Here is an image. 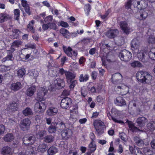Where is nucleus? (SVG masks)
<instances>
[{
    "label": "nucleus",
    "mask_w": 155,
    "mask_h": 155,
    "mask_svg": "<svg viewBox=\"0 0 155 155\" xmlns=\"http://www.w3.org/2000/svg\"><path fill=\"white\" fill-rule=\"evenodd\" d=\"M111 113L107 112V116L110 120H112L115 123L120 124L124 123V122L118 117L120 112L116 109L113 108L111 111Z\"/></svg>",
    "instance_id": "nucleus-1"
},
{
    "label": "nucleus",
    "mask_w": 155,
    "mask_h": 155,
    "mask_svg": "<svg viewBox=\"0 0 155 155\" xmlns=\"http://www.w3.org/2000/svg\"><path fill=\"white\" fill-rule=\"evenodd\" d=\"M93 125L97 135H100L104 133V128L105 125L102 121L98 120H94L93 122Z\"/></svg>",
    "instance_id": "nucleus-2"
},
{
    "label": "nucleus",
    "mask_w": 155,
    "mask_h": 155,
    "mask_svg": "<svg viewBox=\"0 0 155 155\" xmlns=\"http://www.w3.org/2000/svg\"><path fill=\"white\" fill-rule=\"evenodd\" d=\"M41 101H39L37 102L35 105L34 109L35 111L37 113H43L46 108L47 104L46 103Z\"/></svg>",
    "instance_id": "nucleus-3"
},
{
    "label": "nucleus",
    "mask_w": 155,
    "mask_h": 155,
    "mask_svg": "<svg viewBox=\"0 0 155 155\" xmlns=\"http://www.w3.org/2000/svg\"><path fill=\"white\" fill-rule=\"evenodd\" d=\"M119 57L121 60L127 61H129L132 58L131 53L126 50L124 49L120 52Z\"/></svg>",
    "instance_id": "nucleus-4"
},
{
    "label": "nucleus",
    "mask_w": 155,
    "mask_h": 155,
    "mask_svg": "<svg viewBox=\"0 0 155 155\" xmlns=\"http://www.w3.org/2000/svg\"><path fill=\"white\" fill-rule=\"evenodd\" d=\"M72 105V101L71 99L67 97L63 99L60 103L61 107L63 109H69Z\"/></svg>",
    "instance_id": "nucleus-5"
},
{
    "label": "nucleus",
    "mask_w": 155,
    "mask_h": 155,
    "mask_svg": "<svg viewBox=\"0 0 155 155\" xmlns=\"http://www.w3.org/2000/svg\"><path fill=\"white\" fill-rule=\"evenodd\" d=\"M48 91L46 87H39L38 91L37 99L39 101H42L45 99V96L46 94Z\"/></svg>",
    "instance_id": "nucleus-6"
},
{
    "label": "nucleus",
    "mask_w": 155,
    "mask_h": 155,
    "mask_svg": "<svg viewBox=\"0 0 155 155\" xmlns=\"http://www.w3.org/2000/svg\"><path fill=\"white\" fill-rule=\"evenodd\" d=\"M131 47L133 52L136 53V51L141 49V45L140 42L137 38H134L131 42Z\"/></svg>",
    "instance_id": "nucleus-7"
},
{
    "label": "nucleus",
    "mask_w": 155,
    "mask_h": 155,
    "mask_svg": "<svg viewBox=\"0 0 155 155\" xmlns=\"http://www.w3.org/2000/svg\"><path fill=\"white\" fill-rule=\"evenodd\" d=\"M137 153L136 155H152L153 152L150 148L144 147L142 148H137Z\"/></svg>",
    "instance_id": "nucleus-8"
},
{
    "label": "nucleus",
    "mask_w": 155,
    "mask_h": 155,
    "mask_svg": "<svg viewBox=\"0 0 155 155\" xmlns=\"http://www.w3.org/2000/svg\"><path fill=\"white\" fill-rule=\"evenodd\" d=\"M31 121L28 118H26L22 120L20 124V127L21 129L25 131L28 130L30 127Z\"/></svg>",
    "instance_id": "nucleus-9"
},
{
    "label": "nucleus",
    "mask_w": 155,
    "mask_h": 155,
    "mask_svg": "<svg viewBox=\"0 0 155 155\" xmlns=\"http://www.w3.org/2000/svg\"><path fill=\"white\" fill-rule=\"evenodd\" d=\"M63 49L65 53L68 56L72 57L73 59L76 58L78 54L77 51L72 50L70 47L67 48L66 47L63 46Z\"/></svg>",
    "instance_id": "nucleus-10"
},
{
    "label": "nucleus",
    "mask_w": 155,
    "mask_h": 155,
    "mask_svg": "<svg viewBox=\"0 0 155 155\" xmlns=\"http://www.w3.org/2000/svg\"><path fill=\"white\" fill-rule=\"evenodd\" d=\"M78 117V106L77 105L74 106L70 111V118L73 121H75Z\"/></svg>",
    "instance_id": "nucleus-11"
},
{
    "label": "nucleus",
    "mask_w": 155,
    "mask_h": 155,
    "mask_svg": "<svg viewBox=\"0 0 155 155\" xmlns=\"http://www.w3.org/2000/svg\"><path fill=\"white\" fill-rule=\"evenodd\" d=\"M120 26L123 32L126 34H129L133 31V29L128 26L127 24L125 21H121Z\"/></svg>",
    "instance_id": "nucleus-12"
},
{
    "label": "nucleus",
    "mask_w": 155,
    "mask_h": 155,
    "mask_svg": "<svg viewBox=\"0 0 155 155\" xmlns=\"http://www.w3.org/2000/svg\"><path fill=\"white\" fill-rule=\"evenodd\" d=\"M61 133L63 139L66 140L68 139L72 134V130L66 128L61 131Z\"/></svg>",
    "instance_id": "nucleus-13"
},
{
    "label": "nucleus",
    "mask_w": 155,
    "mask_h": 155,
    "mask_svg": "<svg viewBox=\"0 0 155 155\" xmlns=\"http://www.w3.org/2000/svg\"><path fill=\"white\" fill-rule=\"evenodd\" d=\"M54 87L57 89H61L65 86V82L63 79L57 78L54 81Z\"/></svg>",
    "instance_id": "nucleus-14"
},
{
    "label": "nucleus",
    "mask_w": 155,
    "mask_h": 155,
    "mask_svg": "<svg viewBox=\"0 0 155 155\" xmlns=\"http://www.w3.org/2000/svg\"><path fill=\"white\" fill-rule=\"evenodd\" d=\"M112 79L114 84L120 83L123 79L122 75L119 73H116L113 75L112 77Z\"/></svg>",
    "instance_id": "nucleus-15"
},
{
    "label": "nucleus",
    "mask_w": 155,
    "mask_h": 155,
    "mask_svg": "<svg viewBox=\"0 0 155 155\" xmlns=\"http://www.w3.org/2000/svg\"><path fill=\"white\" fill-rule=\"evenodd\" d=\"M118 91L120 92V94L122 95H125L129 92V87L124 84H121V86L117 87Z\"/></svg>",
    "instance_id": "nucleus-16"
},
{
    "label": "nucleus",
    "mask_w": 155,
    "mask_h": 155,
    "mask_svg": "<svg viewBox=\"0 0 155 155\" xmlns=\"http://www.w3.org/2000/svg\"><path fill=\"white\" fill-rule=\"evenodd\" d=\"M136 52H137L136 53H134V54L135 55H137L139 60L144 62L145 61L144 58L146 54V51L142 50L141 48L138 50L137 51H136Z\"/></svg>",
    "instance_id": "nucleus-17"
},
{
    "label": "nucleus",
    "mask_w": 155,
    "mask_h": 155,
    "mask_svg": "<svg viewBox=\"0 0 155 155\" xmlns=\"http://www.w3.org/2000/svg\"><path fill=\"white\" fill-rule=\"evenodd\" d=\"M147 122V119L144 117H139L136 120L138 126L140 127H143Z\"/></svg>",
    "instance_id": "nucleus-18"
},
{
    "label": "nucleus",
    "mask_w": 155,
    "mask_h": 155,
    "mask_svg": "<svg viewBox=\"0 0 155 155\" xmlns=\"http://www.w3.org/2000/svg\"><path fill=\"white\" fill-rule=\"evenodd\" d=\"M148 16V13L145 10L143 9L141 10L140 14L137 13L135 15V17L140 20L144 19L147 18Z\"/></svg>",
    "instance_id": "nucleus-19"
},
{
    "label": "nucleus",
    "mask_w": 155,
    "mask_h": 155,
    "mask_svg": "<svg viewBox=\"0 0 155 155\" xmlns=\"http://www.w3.org/2000/svg\"><path fill=\"white\" fill-rule=\"evenodd\" d=\"M1 153L5 155H12L13 151L9 147L5 146L3 147L1 151Z\"/></svg>",
    "instance_id": "nucleus-20"
},
{
    "label": "nucleus",
    "mask_w": 155,
    "mask_h": 155,
    "mask_svg": "<svg viewBox=\"0 0 155 155\" xmlns=\"http://www.w3.org/2000/svg\"><path fill=\"white\" fill-rule=\"evenodd\" d=\"M114 103L116 105L119 106H124L126 104L125 100L122 97L120 96L116 98L114 101Z\"/></svg>",
    "instance_id": "nucleus-21"
},
{
    "label": "nucleus",
    "mask_w": 155,
    "mask_h": 155,
    "mask_svg": "<svg viewBox=\"0 0 155 155\" xmlns=\"http://www.w3.org/2000/svg\"><path fill=\"white\" fill-rule=\"evenodd\" d=\"M118 34V31L117 29H110L107 31L106 34L107 36L110 38H114Z\"/></svg>",
    "instance_id": "nucleus-22"
},
{
    "label": "nucleus",
    "mask_w": 155,
    "mask_h": 155,
    "mask_svg": "<svg viewBox=\"0 0 155 155\" xmlns=\"http://www.w3.org/2000/svg\"><path fill=\"white\" fill-rule=\"evenodd\" d=\"M132 4L134 8H137L139 9H141L142 7H144L146 6V4L141 5L140 3L142 2L141 0H132Z\"/></svg>",
    "instance_id": "nucleus-23"
},
{
    "label": "nucleus",
    "mask_w": 155,
    "mask_h": 155,
    "mask_svg": "<svg viewBox=\"0 0 155 155\" xmlns=\"http://www.w3.org/2000/svg\"><path fill=\"white\" fill-rule=\"evenodd\" d=\"M55 126L57 129V131L59 132H61L66 128V126L62 122H59L58 123H55Z\"/></svg>",
    "instance_id": "nucleus-24"
},
{
    "label": "nucleus",
    "mask_w": 155,
    "mask_h": 155,
    "mask_svg": "<svg viewBox=\"0 0 155 155\" xmlns=\"http://www.w3.org/2000/svg\"><path fill=\"white\" fill-rule=\"evenodd\" d=\"M66 80L67 83H69L74 80L76 77V75L71 72H68L65 73Z\"/></svg>",
    "instance_id": "nucleus-25"
},
{
    "label": "nucleus",
    "mask_w": 155,
    "mask_h": 155,
    "mask_svg": "<svg viewBox=\"0 0 155 155\" xmlns=\"http://www.w3.org/2000/svg\"><path fill=\"white\" fill-rule=\"evenodd\" d=\"M153 80V77L150 74L146 73L143 83L151 84Z\"/></svg>",
    "instance_id": "nucleus-26"
},
{
    "label": "nucleus",
    "mask_w": 155,
    "mask_h": 155,
    "mask_svg": "<svg viewBox=\"0 0 155 155\" xmlns=\"http://www.w3.org/2000/svg\"><path fill=\"white\" fill-rule=\"evenodd\" d=\"M58 109L54 107H49L46 111L47 114L49 116H52L55 115L58 112Z\"/></svg>",
    "instance_id": "nucleus-27"
},
{
    "label": "nucleus",
    "mask_w": 155,
    "mask_h": 155,
    "mask_svg": "<svg viewBox=\"0 0 155 155\" xmlns=\"http://www.w3.org/2000/svg\"><path fill=\"white\" fill-rule=\"evenodd\" d=\"M21 85L20 82L14 83L11 84L10 89L13 91H16L19 90L21 87Z\"/></svg>",
    "instance_id": "nucleus-28"
},
{
    "label": "nucleus",
    "mask_w": 155,
    "mask_h": 155,
    "mask_svg": "<svg viewBox=\"0 0 155 155\" xmlns=\"http://www.w3.org/2000/svg\"><path fill=\"white\" fill-rule=\"evenodd\" d=\"M126 122L128 123L129 129L132 131L137 132L138 131H142V130H139L137 127H135L131 121L127 120Z\"/></svg>",
    "instance_id": "nucleus-29"
},
{
    "label": "nucleus",
    "mask_w": 155,
    "mask_h": 155,
    "mask_svg": "<svg viewBox=\"0 0 155 155\" xmlns=\"http://www.w3.org/2000/svg\"><path fill=\"white\" fill-rule=\"evenodd\" d=\"M146 74L142 71L138 72L136 74V78L139 81L143 83Z\"/></svg>",
    "instance_id": "nucleus-30"
},
{
    "label": "nucleus",
    "mask_w": 155,
    "mask_h": 155,
    "mask_svg": "<svg viewBox=\"0 0 155 155\" xmlns=\"http://www.w3.org/2000/svg\"><path fill=\"white\" fill-rule=\"evenodd\" d=\"M36 90L35 86H32L27 89L26 91V94L28 96H31L34 94Z\"/></svg>",
    "instance_id": "nucleus-31"
},
{
    "label": "nucleus",
    "mask_w": 155,
    "mask_h": 155,
    "mask_svg": "<svg viewBox=\"0 0 155 155\" xmlns=\"http://www.w3.org/2000/svg\"><path fill=\"white\" fill-rule=\"evenodd\" d=\"M21 3L22 5L24 8L26 12L29 15L31 13L30 12L29 7L27 3V1L25 0H21Z\"/></svg>",
    "instance_id": "nucleus-32"
},
{
    "label": "nucleus",
    "mask_w": 155,
    "mask_h": 155,
    "mask_svg": "<svg viewBox=\"0 0 155 155\" xmlns=\"http://www.w3.org/2000/svg\"><path fill=\"white\" fill-rule=\"evenodd\" d=\"M22 114L24 116H27L32 115L33 114V112L31 109L27 107L23 110Z\"/></svg>",
    "instance_id": "nucleus-33"
},
{
    "label": "nucleus",
    "mask_w": 155,
    "mask_h": 155,
    "mask_svg": "<svg viewBox=\"0 0 155 155\" xmlns=\"http://www.w3.org/2000/svg\"><path fill=\"white\" fill-rule=\"evenodd\" d=\"M14 137L12 134L8 133L6 134L3 138L4 140L6 142H10L13 140Z\"/></svg>",
    "instance_id": "nucleus-34"
},
{
    "label": "nucleus",
    "mask_w": 155,
    "mask_h": 155,
    "mask_svg": "<svg viewBox=\"0 0 155 155\" xmlns=\"http://www.w3.org/2000/svg\"><path fill=\"white\" fill-rule=\"evenodd\" d=\"M17 75L19 78H22L25 75L26 71L24 68H21L17 70Z\"/></svg>",
    "instance_id": "nucleus-35"
},
{
    "label": "nucleus",
    "mask_w": 155,
    "mask_h": 155,
    "mask_svg": "<svg viewBox=\"0 0 155 155\" xmlns=\"http://www.w3.org/2000/svg\"><path fill=\"white\" fill-rule=\"evenodd\" d=\"M58 150L54 147H51L48 150V154L49 155H53L58 152Z\"/></svg>",
    "instance_id": "nucleus-36"
},
{
    "label": "nucleus",
    "mask_w": 155,
    "mask_h": 155,
    "mask_svg": "<svg viewBox=\"0 0 155 155\" xmlns=\"http://www.w3.org/2000/svg\"><path fill=\"white\" fill-rule=\"evenodd\" d=\"M31 148V152H28V153H27V152L25 154V153H24V152H21V153H19L18 155H34L35 153V151L36 150V147H33V146H31V147L30 148Z\"/></svg>",
    "instance_id": "nucleus-37"
},
{
    "label": "nucleus",
    "mask_w": 155,
    "mask_h": 155,
    "mask_svg": "<svg viewBox=\"0 0 155 155\" xmlns=\"http://www.w3.org/2000/svg\"><path fill=\"white\" fill-rule=\"evenodd\" d=\"M134 140L136 144L139 146H142L143 145V141L138 137H134Z\"/></svg>",
    "instance_id": "nucleus-38"
},
{
    "label": "nucleus",
    "mask_w": 155,
    "mask_h": 155,
    "mask_svg": "<svg viewBox=\"0 0 155 155\" xmlns=\"http://www.w3.org/2000/svg\"><path fill=\"white\" fill-rule=\"evenodd\" d=\"M148 56L151 59L155 60V48H152L150 49Z\"/></svg>",
    "instance_id": "nucleus-39"
},
{
    "label": "nucleus",
    "mask_w": 155,
    "mask_h": 155,
    "mask_svg": "<svg viewBox=\"0 0 155 155\" xmlns=\"http://www.w3.org/2000/svg\"><path fill=\"white\" fill-rule=\"evenodd\" d=\"M55 123H52L51 125L48 128V131L50 133H54L57 131L55 126Z\"/></svg>",
    "instance_id": "nucleus-40"
},
{
    "label": "nucleus",
    "mask_w": 155,
    "mask_h": 155,
    "mask_svg": "<svg viewBox=\"0 0 155 155\" xmlns=\"http://www.w3.org/2000/svg\"><path fill=\"white\" fill-rule=\"evenodd\" d=\"M8 106V109L13 111L17 110L18 107V104L15 103L9 104Z\"/></svg>",
    "instance_id": "nucleus-41"
},
{
    "label": "nucleus",
    "mask_w": 155,
    "mask_h": 155,
    "mask_svg": "<svg viewBox=\"0 0 155 155\" xmlns=\"http://www.w3.org/2000/svg\"><path fill=\"white\" fill-rule=\"evenodd\" d=\"M147 129L149 130H155V122L151 121L148 123L147 125Z\"/></svg>",
    "instance_id": "nucleus-42"
},
{
    "label": "nucleus",
    "mask_w": 155,
    "mask_h": 155,
    "mask_svg": "<svg viewBox=\"0 0 155 155\" xmlns=\"http://www.w3.org/2000/svg\"><path fill=\"white\" fill-rule=\"evenodd\" d=\"M89 78V76L88 74H86L84 75L81 74L79 77V81L81 82H86L88 80Z\"/></svg>",
    "instance_id": "nucleus-43"
},
{
    "label": "nucleus",
    "mask_w": 155,
    "mask_h": 155,
    "mask_svg": "<svg viewBox=\"0 0 155 155\" xmlns=\"http://www.w3.org/2000/svg\"><path fill=\"white\" fill-rule=\"evenodd\" d=\"M23 143L25 144H28L29 145H31V144L29 143H26V142L25 140H28V141H31V140H32L33 141V143H34V141H35L34 136H30L28 138L27 137H25L23 138Z\"/></svg>",
    "instance_id": "nucleus-44"
},
{
    "label": "nucleus",
    "mask_w": 155,
    "mask_h": 155,
    "mask_svg": "<svg viewBox=\"0 0 155 155\" xmlns=\"http://www.w3.org/2000/svg\"><path fill=\"white\" fill-rule=\"evenodd\" d=\"M39 73L38 71L34 70L32 71H30L28 73V74L30 76L33 77L34 78H36L38 76Z\"/></svg>",
    "instance_id": "nucleus-45"
},
{
    "label": "nucleus",
    "mask_w": 155,
    "mask_h": 155,
    "mask_svg": "<svg viewBox=\"0 0 155 155\" xmlns=\"http://www.w3.org/2000/svg\"><path fill=\"white\" fill-rule=\"evenodd\" d=\"M89 148L91 152L95 151L96 149L95 142H91L89 145Z\"/></svg>",
    "instance_id": "nucleus-46"
},
{
    "label": "nucleus",
    "mask_w": 155,
    "mask_h": 155,
    "mask_svg": "<svg viewBox=\"0 0 155 155\" xmlns=\"http://www.w3.org/2000/svg\"><path fill=\"white\" fill-rule=\"evenodd\" d=\"M60 33L64 37H67L70 35V33L68 31L64 28H62L60 30Z\"/></svg>",
    "instance_id": "nucleus-47"
},
{
    "label": "nucleus",
    "mask_w": 155,
    "mask_h": 155,
    "mask_svg": "<svg viewBox=\"0 0 155 155\" xmlns=\"http://www.w3.org/2000/svg\"><path fill=\"white\" fill-rule=\"evenodd\" d=\"M46 145L45 144H42L38 146V150L39 152H44L45 151Z\"/></svg>",
    "instance_id": "nucleus-48"
},
{
    "label": "nucleus",
    "mask_w": 155,
    "mask_h": 155,
    "mask_svg": "<svg viewBox=\"0 0 155 155\" xmlns=\"http://www.w3.org/2000/svg\"><path fill=\"white\" fill-rule=\"evenodd\" d=\"M147 41L150 44H152L153 46H154L155 45V38L153 36H149L148 38Z\"/></svg>",
    "instance_id": "nucleus-49"
},
{
    "label": "nucleus",
    "mask_w": 155,
    "mask_h": 155,
    "mask_svg": "<svg viewBox=\"0 0 155 155\" xmlns=\"http://www.w3.org/2000/svg\"><path fill=\"white\" fill-rule=\"evenodd\" d=\"M88 89V87L86 86H83L82 87L81 92V95L83 97H84L87 95Z\"/></svg>",
    "instance_id": "nucleus-50"
},
{
    "label": "nucleus",
    "mask_w": 155,
    "mask_h": 155,
    "mask_svg": "<svg viewBox=\"0 0 155 155\" xmlns=\"http://www.w3.org/2000/svg\"><path fill=\"white\" fill-rule=\"evenodd\" d=\"M130 64L131 67L133 68L141 67L142 66L141 64L138 61H134L131 63Z\"/></svg>",
    "instance_id": "nucleus-51"
},
{
    "label": "nucleus",
    "mask_w": 155,
    "mask_h": 155,
    "mask_svg": "<svg viewBox=\"0 0 155 155\" xmlns=\"http://www.w3.org/2000/svg\"><path fill=\"white\" fill-rule=\"evenodd\" d=\"M14 17L16 20L18 19L20 16V11L18 9H15L14 11Z\"/></svg>",
    "instance_id": "nucleus-52"
},
{
    "label": "nucleus",
    "mask_w": 155,
    "mask_h": 155,
    "mask_svg": "<svg viewBox=\"0 0 155 155\" xmlns=\"http://www.w3.org/2000/svg\"><path fill=\"white\" fill-rule=\"evenodd\" d=\"M13 35L15 38H17L18 37L19 35L21 33V32L17 29H14L12 30Z\"/></svg>",
    "instance_id": "nucleus-53"
},
{
    "label": "nucleus",
    "mask_w": 155,
    "mask_h": 155,
    "mask_svg": "<svg viewBox=\"0 0 155 155\" xmlns=\"http://www.w3.org/2000/svg\"><path fill=\"white\" fill-rule=\"evenodd\" d=\"M34 21L32 20L30 23H29L28 25L27 28L28 30L31 31L32 32L34 33V31L33 29V24Z\"/></svg>",
    "instance_id": "nucleus-54"
},
{
    "label": "nucleus",
    "mask_w": 155,
    "mask_h": 155,
    "mask_svg": "<svg viewBox=\"0 0 155 155\" xmlns=\"http://www.w3.org/2000/svg\"><path fill=\"white\" fill-rule=\"evenodd\" d=\"M46 131L44 130L42 131H40L38 132V134H37V137L38 138H42L46 134Z\"/></svg>",
    "instance_id": "nucleus-55"
},
{
    "label": "nucleus",
    "mask_w": 155,
    "mask_h": 155,
    "mask_svg": "<svg viewBox=\"0 0 155 155\" xmlns=\"http://www.w3.org/2000/svg\"><path fill=\"white\" fill-rule=\"evenodd\" d=\"M14 59V58L12 54L8 55L7 57L3 58L2 60V61L3 62H5L6 61H13Z\"/></svg>",
    "instance_id": "nucleus-56"
},
{
    "label": "nucleus",
    "mask_w": 155,
    "mask_h": 155,
    "mask_svg": "<svg viewBox=\"0 0 155 155\" xmlns=\"http://www.w3.org/2000/svg\"><path fill=\"white\" fill-rule=\"evenodd\" d=\"M7 18V15L4 13L0 15V22H2L6 20Z\"/></svg>",
    "instance_id": "nucleus-57"
},
{
    "label": "nucleus",
    "mask_w": 155,
    "mask_h": 155,
    "mask_svg": "<svg viewBox=\"0 0 155 155\" xmlns=\"http://www.w3.org/2000/svg\"><path fill=\"white\" fill-rule=\"evenodd\" d=\"M53 140L54 137L51 135L47 136L45 137V141L48 143L51 142L53 141Z\"/></svg>",
    "instance_id": "nucleus-58"
},
{
    "label": "nucleus",
    "mask_w": 155,
    "mask_h": 155,
    "mask_svg": "<svg viewBox=\"0 0 155 155\" xmlns=\"http://www.w3.org/2000/svg\"><path fill=\"white\" fill-rule=\"evenodd\" d=\"M132 0H128L125 4V8L131 10V6L132 4Z\"/></svg>",
    "instance_id": "nucleus-59"
},
{
    "label": "nucleus",
    "mask_w": 155,
    "mask_h": 155,
    "mask_svg": "<svg viewBox=\"0 0 155 155\" xmlns=\"http://www.w3.org/2000/svg\"><path fill=\"white\" fill-rule=\"evenodd\" d=\"M70 83V85L69 87L71 90H73L75 86L77 84V81L76 80L71 81Z\"/></svg>",
    "instance_id": "nucleus-60"
},
{
    "label": "nucleus",
    "mask_w": 155,
    "mask_h": 155,
    "mask_svg": "<svg viewBox=\"0 0 155 155\" xmlns=\"http://www.w3.org/2000/svg\"><path fill=\"white\" fill-rule=\"evenodd\" d=\"M22 42L21 41H15L12 44V46L18 47L19 45H21Z\"/></svg>",
    "instance_id": "nucleus-61"
},
{
    "label": "nucleus",
    "mask_w": 155,
    "mask_h": 155,
    "mask_svg": "<svg viewBox=\"0 0 155 155\" xmlns=\"http://www.w3.org/2000/svg\"><path fill=\"white\" fill-rule=\"evenodd\" d=\"M53 20L52 16L51 15H49L45 18L44 19V21L45 22L50 23Z\"/></svg>",
    "instance_id": "nucleus-62"
},
{
    "label": "nucleus",
    "mask_w": 155,
    "mask_h": 155,
    "mask_svg": "<svg viewBox=\"0 0 155 155\" xmlns=\"http://www.w3.org/2000/svg\"><path fill=\"white\" fill-rule=\"evenodd\" d=\"M137 148L135 149L132 146H129L130 151V152L132 154H134L136 155V154L137 153L136 152V150H137Z\"/></svg>",
    "instance_id": "nucleus-63"
},
{
    "label": "nucleus",
    "mask_w": 155,
    "mask_h": 155,
    "mask_svg": "<svg viewBox=\"0 0 155 155\" xmlns=\"http://www.w3.org/2000/svg\"><path fill=\"white\" fill-rule=\"evenodd\" d=\"M49 28L51 29L56 30L57 29V27L56 24L54 23H49Z\"/></svg>",
    "instance_id": "nucleus-64"
}]
</instances>
